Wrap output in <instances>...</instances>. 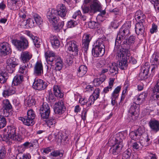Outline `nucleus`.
<instances>
[{"label": "nucleus", "mask_w": 159, "mask_h": 159, "mask_svg": "<svg viewBox=\"0 0 159 159\" xmlns=\"http://www.w3.org/2000/svg\"><path fill=\"white\" fill-rule=\"evenodd\" d=\"M126 134L119 133L109 139V144H112L110 149V152L115 156H117L121 152L123 147V140L126 137Z\"/></svg>", "instance_id": "obj_1"}, {"label": "nucleus", "mask_w": 159, "mask_h": 159, "mask_svg": "<svg viewBox=\"0 0 159 159\" xmlns=\"http://www.w3.org/2000/svg\"><path fill=\"white\" fill-rule=\"evenodd\" d=\"M103 40L101 39H98L93 45L92 52L94 57H101L105 53V47Z\"/></svg>", "instance_id": "obj_2"}, {"label": "nucleus", "mask_w": 159, "mask_h": 159, "mask_svg": "<svg viewBox=\"0 0 159 159\" xmlns=\"http://www.w3.org/2000/svg\"><path fill=\"white\" fill-rule=\"evenodd\" d=\"M114 51L116 53V58L118 60H128L131 55L129 49L122 48L120 45L117 46L115 44Z\"/></svg>", "instance_id": "obj_3"}, {"label": "nucleus", "mask_w": 159, "mask_h": 159, "mask_svg": "<svg viewBox=\"0 0 159 159\" xmlns=\"http://www.w3.org/2000/svg\"><path fill=\"white\" fill-rule=\"evenodd\" d=\"M12 43L18 50L20 51L26 49L29 46L28 40L23 36L20 37V40H13Z\"/></svg>", "instance_id": "obj_4"}, {"label": "nucleus", "mask_w": 159, "mask_h": 159, "mask_svg": "<svg viewBox=\"0 0 159 159\" xmlns=\"http://www.w3.org/2000/svg\"><path fill=\"white\" fill-rule=\"evenodd\" d=\"M6 69L9 73H12L15 70V67L18 65V60L15 58L11 57L6 61Z\"/></svg>", "instance_id": "obj_5"}, {"label": "nucleus", "mask_w": 159, "mask_h": 159, "mask_svg": "<svg viewBox=\"0 0 159 159\" xmlns=\"http://www.w3.org/2000/svg\"><path fill=\"white\" fill-rule=\"evenodd\" d=\"M32 18L30 19L28 25L30 28L34 26L36 24L40 25L43 22V20L41 16L35 13H32L31 14Z\"/></svg>", "instance_id": "obj_6"}, {"label": "nucleus", "mask_w": 159, "mask_h": 159, "mask_svg": "<svg viewBox=\"0 0 159 159\" xmlns=\"http://www.w3.org/2000/svg\"><path fill=\"white\" fill-rule=\"evenodd\" d=\"M56 10L52 9L47 13V17L50 22L52 25H55L59 21V18L56 13Z\"/></svg>", "instance_id": "obj_7"}, {"label": "nucleus", "mask_w": 159, "mask_h": 159, "mask_svg": "<svg viewBox=\"0 0 159 159\" xmlns=\"http://www.w3.org/2000/svg\"><path fill=\"white\" fill-rule=\"evenodd\" d=\"M78 44L77 42L74 40L70 41L67 42L65 45V48L70 52H73L72 55H77L78 51Z\"/></svg>", "instance_id": "obj_8"}, {"label": "nucleus", "mask_w": 159, "mask_h": 159, "mask_svg": "<svg viewBox=\"0 0 159 159\" xmlns=\"http://www.w3.org/2000/svg\"><path fill=\"white\" fill-rule=\"evenodd\" d=\"M137 106L136 103H133L131 104L129 110V115L130 121L132 120H136L138 117L139 116V110L138 108H137Z\"/></svg>", "instance_id": "obj_9"}, {"label": "nucleus", "mask_w": 159, "mask_h": 159, "mask_svg": "<svg viewBox=\"0 0 159 159\" xmlns=\"http://www.w3.org/2000/svg\"><path fill=\"white\" fill-rule=\"evenodd\" d=\"M50 111V107L47 103H44L40 109L41 118L48 119L49 116Z\"/></svg>", "instance_id": "obj_10"}, {"label": "nucleus", "mask_w": 159, "mask_h": 159, "mask_svg": "<svg viewBox=\"0 0 159 159\" xmlns=\"http://www.w3.org/2000/svg\"><path fill=\"white\" fill-rule=\"evenodd\" d=\"M16 92V88L12 86L4 85L2 87V95L3 97L8 98Z\"/></svg>", "instance_id": "obj_11"}, {"label": "nucleus", "mask_w": 159, "mask_h": 159, "mask_svg": "<svg viewBox=\"0 0 159 159\" xmlns=\"http://www.w3.org/2000/svg\"><path fill=\"white\" fill-rule=\"evenodd\" d=\"M20 0H7V6L11 10H17L22 5Z\"/></svg>", "instance_id": "obj_12"}, {"label": "nucleus", "mask_w": 159, "mask_h": 159, "mask_svg": "<svg viewBox=\"0 0 159 159\" xmlns=\"http://www.w3.org/2000/svg\"><path fill=\"white\" fill-rule=\"evenodd\" d=\"M47 86L46 83L43 80L35 78L33 84V87L35 90H41L45 89Z\"/></svg>", "instance_id": "obj_13"}, {"label": "nucleus", "mask_w": 159, "mask_h": 159, "mask_svg": "<svg viewBox=\"0 0 159 159\" xmlns=\"http://www.w3.org/2000/svg\"><path fill=\"white\" fill-rule=\"evenodd\" d=\"M10 45L8 43L3 42L0 44V54L2 56H5L11 53Z\"/></svg>", "instance_id": "obj_14"}, {"label": "nucleus", "mask_w": 159, "mask_h": 159, "mask_svg": "<svg viewBox=\"0 0 159 159\" xmlns=\"http://www.w3.org/2000/svg\"><path fill=\"white\" fill-rule=\"evenodd\" d=\"M43 74V67L41 61H37L34 65L33 74L36 76H42Z\"/></svg>", "instance_id": "obj_15"}, {"label": "nucleus", "mask_w": 159, "mask_h": 159, "mask_svg": "<svg viewBox=\"0 0 159 159\" xmlns=\"http://www.w3.org/2000/svg\"><path fill=\"white\" fill-rule=\"evenodd\" d=\"M55 105L56 107L54 109L55 113L60 115L63 113L66 110V108L63 100L59 101L55 103Z\"/></svg>", "instance_id": "obj_16"}, {"label": "nucleus", "mask_w": 159, "mask_h": 159, "mask_svg": "<svg viewBox=\"0 0 159 159\" xmlns=\"http://www.w3.org/2000/svg\"><path fill=\"white\" fill-rule=\"evenodd\" d=\"M56 13L58 16L62 18L65 17L67 13V9L64 4H60L57 6Z\"/></svg>", "instance_id": "obj_17"}, {"label": "nucleus", "mask_w": 159, "mask_h": 159, "mask_svg": "<svg viewBox=\"0 0 159 159\" xmlns=\"http://www.w3.org/2000/svg\"><path fill=\"white\" fill-rule=\"evenodd\" d=\"M32 54L31 52L28 51H25L21 53L20 59L22 62L25 64V62L29 61L32 58Z\"/></svg>", "instance_id": "obj_18"}, {"label": "nucleus", "mask_w": 159, "mask_h": 159, "mask_svg": "<svg viewBox=\"0 0 159 159\" xmlns=\"http://www.w3.org/2000/svg\"><path fill=\"white\" fill-rule=\"evenodd\" d=\"M4 135L6 136L7 139H9L16 132V130L14 127L7 126L6 128L3 130Z\"/></svg>", "instance_id": "obj_19"}, {"label": "nucleus", "mask_w": 159, "mask_h": 159, "mask_svg": "<svg viewBox=\"0 0 159 159\" xmlns=\"http://www.w3.org/2000/svg\"><path fill=\"white\" fill-rule=\"evenodd\" d=\"M2 106L4 111V112L5 111L6 112V114L5 116H8L9 115V113L8 111L12 108V106L9 100L8 99L3 100L2 101Z\"/></svg>", "instance_id": "obj_20"}, {"label": "nucleus", "mask_w": 159, "mask_h": 159, "mask_svg": "<svg viewBox=\"0 0 159 159\" xmlns=\"http://www.w3.org/2000/svg\"><path fill=\"white\" fill-rule=\"evenodd\" d=\"M143 133V130L139 128L136 130L131 131L129 134L130 137L133 140H137Z\"/></svg>", "instance_id": "obj_21"}, {"label": "nucleus", "mask_w": 159, "mask_h": 159, "mask_svg": "<svg viewBox=\"0 0 159 159\" xmlns=\"http://www.w3.org/2000/svg\"><path fill=\"white\" fill-rule=\"evenodd\" d=\"M147 94L145 92L140 93L138 97H135L134 99V103L136 105H139L142 104L145 101Z\"/></svg>", "instance_id": "obj_22"}, {"label": "nucleus", "mask_w": 159, "mask_h": 159, "mask_svg": "<svg viewBox=\"0 0 159 159\" xmlns=\"http://www.w3.org/2000/svg\"><path fill=\"white\" fill-rule=\"evenodd\" d=\"M54 61L55 62V70L58 71L61 70L64 65L62 59L61 57L57 56L55 57Z\"/></svg>", "instance_id": "obj_23"}, {"label": "nucleus", "mask_w": 159, "mask_h": 159, "mask_svg": "<svg viewBox=\"0 0 159 159\" xmlns=\"http://www.w3.org/2000/svg\"><path fill=\"white\" fill-rule=\"evenodd\" d=\"M149 124L152 131L156 133L159 131V121L155 119L152 120H150Z\"/></svg>", "instance_id": "obj_24"}, {"label": "nucleus", "mask_w": 159, "mask_h": 159, "mask_svg": "<svg viewBox=\"0 0 159 159\" xmlns=\"http://www.w3.org/2000/svg\"><path fill=\"white\" fill-rule=\"evenodd\" d=\"M91 12H95L99 11L101 8L100 3L98 0H93L90 5Z\"/></svg>", "instance_id": "obj_25"}, {"label": "nucleus", "mask_w": 159, "mask_h": 159, "mask_svg": "<svg viewBox=\"0 0 159 159\" xmlns=\"http://www.w3.org/2000/svg\"><path fill=\"white\" fill-rule=\"evenodd\" d=\"M135 19L138 22L144 23L146 16L140 10L137 11L135 13Z\"/></svg>", "instance_id": "obj_26"}, {"label": "nucleus", "mask_w": 159, "mask_h": 159, "mask_svg": "<svg viewBox=\"0 0 159 159\" xmlns=\"http://www.w3.org/2000/svg\"><path fill=\"white\" fill-rule=\"evenodd\" d=\"M145 23V22H138L136 24L135 30L137 35H142L144 33L145 30L144 25Z\"/></svg>", "instance_id": "obj_27"}, {"label": "nucleus", "mask_w": 159, "mask_h": 159, "mask_svg": "<svg viewBox=\"0 0 159 159\" xmlns=\"http://www.w3.org/2000/svg\"><path fill=\"white\" fill-rule=\"evenodd\" d=\"M45 56L47 62H52L54 61V59L56 56L55 53L50 50H48L45 53Z\"/></svg>", "instance_id": "obj_28"}, {"label": "nucleus", "mask_w": 159, "mask_h": 159, "mask_svg": "<svg viewBox=\"0 0 159 159\" xmlns=\"http://www.w3.org/2000/svg\"><path fill=\"white\" fill-rule=\"evenodd\" d=\"M123 30H122L120 28L119 33L117 34V37L115 40V44L116 45H120L122 41L124 39L126 36L123 32Z\"/></svg>", "instance_id": "obj_29"}, {"label": "nucleus", "mask_w": 159, "mask_h": 159, "mask_svg": "<svg viewBox=\"0 0 159 159\" xmlns=\"http://www.w3.org/2000/svg\"><path fill=\"white\" fill-rule=\"evenodd\" d=\"M53 91L54 95L57 98H62L63 97L64 94L60 86L57 85H54Z\"/></svg>", "instance_id": "obj_30"}, {"label": "nucleus", "mask_w": 159, "mask_h": 159, "mask_svg": "<svg viewBox=\"0 0 159 159\" xmlns=\"http://www.w3.org/2000/svg\"><path fill=\"white\" fill-rule=\"evenodd\" d=\"M19 120L22 121L24 125L28 126H32L35 123L34 120L26 116L25 118L20 117Z\"/></svg>", "instance_id": "obj_31"}, {"label": "nucleus", "mask_w": 159, "mask_h": 159, "mask_svg": "<svg viewBox=\"0 0 159 159\" xmlns=\"http://www.w3.org/2000/svg\"><path fill=\"white\" fill-rule=\"evenodd\" d=\"M89 34H84L82 39V46L85 49H87L89 47V42L91 40Z\"/></svg>", "instance_id": "obj_32"}, {"label": "nucleus", "mask_w": 159, "mask_h": 159, "mask_svg": "<svg viewBox=\"0 0 159 159\" xmlns=\"http://www.w3.org/2000/svg\"><path fill=\"white\" fill-rule=\"evenodd\" d=\"M150 66H147V68L143 67V71L139 74V76L142 80H144L147 79L148 76V72L149 68Z\"/></svg>", "instance_id": "obj_33"}, {"label": "nucleus", "mask_w": 159, "mask_h": 159, "mask_svg": "<svg viewBox=\"0 0 159 159\" xmlns=\"http://www.w3.org/2000/svg\"><path fill=\"white\" fill-rule=\"evenodd\" d=\"M88 69L84 65H81L79 68L77 72V75L79 77H82L86 73Z\"/></svg>", "instance_id": "obj_34"}, {"label": "nucleus", "mask_w": 159, "mask_h": 159, "mask_svg": "<svg viewBox=\"0 0 159 159\" xmlns=\"http://www.w3.org/2000/svg\"><path fill=\"white\" fill-rule=\"evenodd\" d=\"M135 42V38L133 36H131L130 37L126 39L125 41H124L123 43L126 46H124L127 48H129L130 45L134 44Z\"/></svg>", "instance_id": "obj_35"}, {"label": "nucleus", "mask_w": 159, "mask_h": 159, "mask_svg": "<svg viewBox=\"0 0 159 159\" xmlns=\"http://www.w3.org/2000/svg\"><path fill=\"white\" fill-rule=\"evenodd\" d=\"M143 142L139 143L136 142L132 143V145H130L131 146L132 149L133 151L136 152L140 150L142 147L143 146Z\"/></svg>", "instance_id": "obj_36"}, {"label": "nucleus", "mask_w": 159, "mask_h": 159, "mask_svg": "<svg viewBox=\"0 0 159 159\" xmlns=\"http://www.w3.org/2000/svg\"><path fill=\"white\" fill-rule=\"evenodd\" d=\"M35 102V99L31 96L27 97L24 100V104L25 106L31 107L34 105Z\"/></svg>", "instance_id": "obj_37"}, {"label": "nucleus", "mask_w": 159, "mask_h": 159, "mask_svg": "<svg viewBox=\"0 0 159 159\" xmlns=\"http://www.w3.org/2000/svg\"><path fill=\"white\" fill-rule=\"evenodd\" d=\"M50 41L53 47L55 48H58L60 45V42L59 39L55 36L51 37Z\"/></svg>", "instance_id": "obj_38"}, {"label": "nucleus", "mask_w": 159, "mask_h": 159, "mask_svg": "<svg viewBox=\"0 0 159 159\" xmlns=\"http://www.w3.org/2000/svg\"><path fill=\"white\" fill-rule=\"evenodd\" d=\"M23 80V76L20 75H17L14 77L13 83L15 85H17L22 82Z\"/></svg>", "instance_id": "obj_39"}, {"label": "nucleus", "mask_w": 159, "mask_h": 159, "mask_svg": "<svg viewBox=\"0 0 159 159\" xmlns=\"http://www.w3.org/2000/svg\"><path fill=\"white\" fill-rule=\"evenodd\" d=\"M106 78V76L103 75L99 78L95 79L93 81L94 85L97 86H99L105 81Z\"/></svg>", "instance_id": "obj_40"}, {"label": "nucleus", "mask_w": 159, "mask_h": 159, "mask_svg": "<svg viewBox=\"0 0 159 159\" xmlns=\"http://www.w3.org/2000/svg\"><path fill=\"white\" fill-rule=\"evenodd\" d=\"M109 71L111 73H114L115 75L117 73L118 69L117 66L115 63H111L109 66Z\"/></svg>", "instance_id": "obj_41"}, {"label": "nucleus", "mask_w": 159, "mask_h": 159, "mask_svg": "<svg viewBox=\"0 0 159 159\" xmlns=\"http://www.w3.org/2000/svg\"><path fill=\"white\" fill-rule=\"evenodd\" d=\"M151 62L152 64L159 65V53H154L151 60Z\"/></svg>", "instance_id": "obj_42"}, {"label": "nucleus", "mask_w": 159, "mask_h": 159, "mask_svg": "<svg viewBox=\"0 0 159 159\" xmlns=\"http://www.w3.org/2000/svg\"><path fill=\"white\" fill-rule=\"evenodd\" d=\"M64 151L62 150H55L52 152L50 154L53 157H56L59 156L60 159L61 158L63 155Z\"/></svg>", "instance_id": "obj_43"}, {"label": "nucleus", "mask_w": 159, "mask_h": 159, "mask_svg": "<svg viewBox=\"0 0 159 159\" xmlns=\"http://www.w3.org/2000/svg\"><path fill=\"white\" fill-rule=\"evenodd\" d=\"M128 60H118L119 61V67L122 70H125L127 66V62Z\"/></svg>", "instance_id": "obj_44"}, {"label": "nucleus", "mask_w": 159, "mask_h": 159, "mask_svg": "<svg viewBox=\"0 0 159 159\" xmlns=\"http://www.w3.org/2000/svg\"><path fill=\"white\" fill-rule=\"evenodd\" d=\"M28 71V69L26 66V64L24 65H20V66L18 70L19 73L25 75L27 74Z\"/></svg>", "instance_id": "obj_45"}, {"label": "nucleus", "mask_w": 159, "mask_h": 159, "mask_svg": "<svg viewBox=\"0 0 159 159\" xmlns=\"http://www.w3.org/2000/svg\"><path fill=\"white\" fill-rule=\"evenodd\" d=\"M121 88V86H118L115 89L112 93L111 98L116 99L118 98Z\"/></svg>", "instance_id": "obj_46"}, {"label": "nucleus", "mask_w": 159, "mask_h": 159, "mask_svg": "<svg viewBox=\"0 0 159 159\" xmlns=\"http://www.w3.org/2000/svg\"><path fill=\"white\" fill-rule=\"evenodd\" d=\"M64 24V21H61L57 23L55 25H53L54 28L55 30L59 31L62 28Z\"/></svg>", "instance_id": "obj_47"}, {"label": "nucleus", "mask_w": 159, "mask_h": 159, "mask_svg": "<svg viewBox=\"0 0 159 159\" xmlns=\"http://www.w3.org/2000/svg\"><path fill=\"white\" fill-rule=\"evenodd\" d=\"M88 26L89 28L93 29L99 28L100 27V25L98 22L91 21L89 23Z\"/></svg>", "instance_id": "obj_48"}, {"label": "nucleus", "mask_w": 159, "mask_h": 159, "mask_svg": "<svg viewBox=\"0 0 159 159\" xmlns=\"http://www.w3.org/2000/svg\"><path fill=\"white\" fill-rule=\"evenodd\" d=\"M131 150L129 148L125 151L123 153L122 158L125 159H128L130 157L131 155Z\"/></svg>", "instance_id": "obj_49"}, {"label": "nucleus", "mask_w": 159, "mask_h": 159, "mask_svg": "<svg viewBox=\"0 0 159 159\" xmlns=\"http://www.w3.org/2000/svg\"><path fill=\"white\" fill-rule=\"evenodd\" d=\"M10 139H12L18 142H21V141L23 140V138L21 136L20 134H17L16 132L13 136H12Z\"/></svg>", "instance_id": "obj_50"}, {"label": "nucleus", "mask_w": 159, "mask_h": 159, "mask_svg": "<svg viewBox=\"0 0 159 159\" xmlns=\"http://www.w3.org/2000/svg\"><path fill=\"white\" fill-rule=\"evenodd\" d=\"M6 119L3 116L0 115V128H2L6 125Z\"/></svg>", "instance_id": "obj_51"}, {"label": "nucleus", "mask_w": 159, "mask_h": 159, "mask_svg": "<svg viewBox=\"0 0 159 159\" xmlns=\"http://www.w3.org/2000/svg\"><path fill=\"white\" fill-rule=\"evenodd\" d=\"M100 90L98 88H95L93 91V94L91 95L97 99L99 98L100 94Z\"/></svg>", "instance_id": "obj_52"}, {"label": "nucleus", "mask_w": 159, "mask_h": 159, "mask_svg": "<svg viewBox=\"0 0 159 159\" xmlns=\"http://www.w3.org/2000/svg\"><path fill=\"white\" fill-rule=\"evenodd\" d=\"M35 114L34 111L32 109L29 110L27 112V116L29 118H31L32 119L34 120L35 117Z\"/></svg>", "instance_id": "obj_53"}, {"label": "nucleus", "mask_w": 159, "mask_h": 159, "mask_svg": "<svg viewBox=\"0 0 159 159\" xmlns=\"http://www.w3.org/2000/svg\"><path fill=\"white\" fill-rule=\"evenodd\" d=\"M46 123L50 128L53 127L56 123L55 120L54 119L51 118L47 120Z\"/></svg>", "instance_id": "obj_54"}, {"label": "nucleus", "mask_w": 159, "mask_h": 159, "mask_svg": "<svg viewBox=\"0 0 159 159\" xmlns=\"http://www.w3.org/2000/svg\"><path fill=\"white\" fill-rule=\"evenodd\" d=\"M77 25V23L73 20L69 21L66 24L67 27L68 28H72L74 27Z\"/></svg>", "instance_id": "obj_55"}, {"label": "nucleus", "mask_w": 159, "mask_h": 159, "mask_svg": "<svg viewBox=\"0 0 159 159\" xmlns=\"http://www.w3.org/2000/svg\"><path fill=\"white\" fill-rule=\"evenodd\" d=\"M16 159H30L29 156L26 154H23L22 153H19L16 157Z\"/></svg>", "instance_id": "obj_56"}, {"label": "nucleus", "mask_w": 159, "mask_h": 159, "mask_svg": "<svg viewBox=\"0 0 159 159\" xmlns=\"http://www.w3.org/2000/svg\"><path fill=\"white\" fill-rule=\"evenodd\" d=\"M96 100L97 99L95 98L93 95H91L88 99V100L87 101L88 105L89 106H90L93 104Z\"/></svg>", "instance_id": "obj_57"}, {"label": "nucleus", "mask_w": 159, "mask_h": 159, "mask_svg": "<svg viewBox=\"0 0 159 159\" xmlns=\"http://www.w3.org/2000/svg\"><path fill=\"white\" fill-rule=\"evenodd\" d=\"M34 39L33 43L34 45L37 48H39L41 45L40 39L37 37L34 38Z\"/></svg>", "instance_id": "obj_58"}, {"label": "nucleus", "mask_w": 159, "mask_h": 159, "mask_svg": "<svg viewBox=\"0 0 159 159\" xmlns=\"http://www.w3.org/2000/svg\"><path fill=\"white\" fill-rule=\"evenodd\" d=\"M95 88L90 85H88L86 86L85 89V92L87 93H92L93 91H94Z\"/></svg>", "instance_id": "obj_59"}, {"label": "nucleus", "mask_w": 159, "mask_h": 159, "mask_svg": "<svg viewBox=\"0 0 159 159\" xmlns=\"http://www.w3.org/2000/svg\"><path fill=\"white\" fill-rule=\"evenodd\" d=\"M131 26V21H126L122 26V28H125L126 29L129 31Z\"/></svg>", "instance_id": "obj_60"}, {"label": "nucleus", "mask_w": 159, "mask_h": 159, "mask_svg": "<svg viewBox=\"0 0 159 159\" xmlns=\"http://www.w3.org/2000/svg\"><path fill=\"white\" fill-rule=\"evenodd\" d=\"M6 153L4 148H2L0 150V159H3L5 157Z\"/></svg>", "instance_id": "obj_61"}, {"label": "nucleus", "mask_w": 159, "mask_h": 159, "mask_svg": "<svg viewBox=\"0 0 159 159\" xmlns=\"http://www.w3.org/2000/svg\"><path fill=\"white\" fill-rule=\"evenodd\" d=\"M6 74L5 73L0 74V83L1 84L2 83L5 82L7 78H5V75Z\"/></svg>", "instance_id": "obj_62"}, {"label": "nucleus", "mask_w": 159, "mask_h": 159, "mask_svg": "<svg viewBox=\"0 0 159 159\" xmlns=\"http://www.w3.org/2000/svg\"><path fill=\"white\" fill-rule=\"evenodd\" d=\"M82 8L84 13H89V12H91V9H90L89 7V6H84L82 7Z\"/></svg>", "instance_id": "obj_63"}, {"label": "nucleus", "mask_w": 159, "mask_h": 159, "mask_svg": "<svg viewBox=\"0 0 159 159\" xmlns=\"http://www.w3.org/2000/svg\"><path fill=\"white\" fill-rule=\"evenodd\" d=\"M25 34L30 37L33 41L34 40V38L37 37V36H34L33 34L29 31H26Z\"/></svg>", "instance_id": "obj_64"}]
</instances>
